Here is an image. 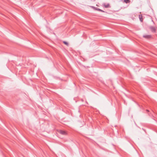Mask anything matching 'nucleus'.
<instances>
[{
	"instance_id": "nucleus-1",
	"label": "nucleus",
	"mask_w": 157,
	"mask_h": 157,
	"mask_svg": "<svg viewBox=\"0 0 157 157\" xmlns=\"http://www.w3.org/2000/svg\"><path fill=\"white\" fill-rule=\"evenodd\" d=\"M57 131L61 135H67V132H66L65 131L63 130L60 129H57Z\"/></svg>"
},
{
	"instance_id": "nucleus-2",
	"label": "nucleus",
	"mask_w": 157,
	"mask_h": 157,
	"mask_svg": "<svg viewBox=\"0 0 157 157\" xmlns=\"http://www.w3.org/2000/svg\"><path fill=\"white\" fill-rule=\"evenodd\" d=\"M149 29L152 33H155L156 32V28L155 27L150 26L149 27Z\"/></svg>"
},
{
	"instance_id": "nucleus-3",
	"label": "nucleus",
	"mask_w": 157,
	"mask_h": 157,
	"mask_svg": "<svg viewBox=\"0 0 157 157\" xmlns=\"http://www.w3.org/2000/svg\"><path fill=\"white\" fill-rule=\"evenodd\" d=\"M102 6L105 7V8H109L111 7L109 4V3L107 4L104 3L102 4Z\"/></svg>"
},
{
	"instance_id": "nucleus-4",
	"label": "nucleus",
	"mask_w": 157,
	"mask_h": 157,
	"mask_svg": "<svg viewBox=\"0 0 157 157\" xmlns=\"http://www.w3.org/2000/svg\"><path fill=\"white\" fill-rule=\"evenodd\" d=\"M143 37L146 39H149L151 38V35H143Z\"/></svg>"
},
{
	"instance_id": "nucleus-5",
	"label": "nucleus",
	"mask_w": 157,
	"mask_h": 157,
	"mask_svg": "<svg viewBox=\"0 0 157 157\" xmlns=\"http://www.w3.org/2000/svg\"><path fill=\"white\" fill-rule=\"evenodd\" d=\"M139 18L140 21L141 22L143 21L142 16L141 15H139Z\"/></svg>"
},
{
	"instance_id": "nucleus-6",
	"label": "nucleus",
	"mask_w": 157,
	"mask_h": 157,
	"mask_svg": "<svg viewBox=\"0 0 157 157\" xmlns=\"http://www.w3.org/2000/svg\"><path fill=\"white\" fill-rule=\"evenodd\" d=\"M124 2L126 3H128L130 2V0H124Z\"/></svg>"
},
{
	"instance_id": "nucleus-7",
	"label": "nucleus",
	"mask_w": 157,
	"mask_h": 157,
	"mask_svg": "<svg viewBox=\"0 0 157 157\" xmlns=\"http://www.w3.org/2000/svg\"><path fill=\"white\" fill-rule=\"evenodd\" d=\"M97 10L99 11H100V12H105L104 11H103V10H101L100 9L98 8Z\"/></svg>"
},
{
	"instance_id": "nucleus-8",
	"label": "nucleus",
	"mask_w": 157,
	"mask_h": 157,
	"mask_svg": "<svg viewBox=\"0 0 157 157\" xmlns=\"http://www.w3.org/2000/svg\"><path fill=\"white\" fill-rule=\"evenodd\" d=\"M63 43L65 44V45H68V43L66 42H65V41H63Z\"/></svg>"
},
{
	"instance_id": "nucleus-9",
	"label": "nucleus",
	"mask_w": 157,
	"mask_h": 157,
	"mask_svg": "<svg viewBox=\"0 0 157 157\" xmlns=\"http://www.w3.org/2000/svg\"><path fill=\"white\" fill-rule=\"evenodd\" d=\"M90 7L91 8H93V9H94V8H95V7L94 6H90Z\"/></svg>"
},
{
	"instance_id": "nucleus-10",
	"label": "nucleus",
	"mask_w": 157,
	"mask_h": 157,
	"mask_svg": "<svg viewBox=\"0 0 157 157\" xmlns=\"http://www.w3.org/2000/svg\"><path fill=\"white\" fill-rule=\"evenodd\" d=\"M98 8H97V7H95V8H94V10H97Z\"/></svg>"
},
{
	"instance_id": "nucleus-11",
	"label": "nucleus",
	"mask_w": 157,
	"mask_h": 157,
	"mask_svg": "<svg viewBox=\"0 0 157 157\" xmlns=\"http://www.w3.org/2000/svg\"><path fill=\"white\" fill-rule=\"evenodd\" d=\"M146 111L147 112H149V110H147V109L146 110Z\"/></svg>"
}]
</instances>
